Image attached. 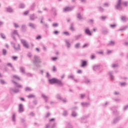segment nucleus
<instances>
[{"label":"nucleus","mask_w":128,"mask_h":128,"mask_svg":"<svg viewBox=\"0 0 128 128\" xmlns=\"http://www.w3.org/2000/svg\"><path fill=\"white\" fill-rule=\"evenodd\" d=\"M0 36L3 40H6V35L4 33H0Z\"/></svg>","instance_id":"34"},{"label":"nucleus","mask_w":128,"mask_h":128,"mask_svg":"<svg viewBox=\"0 0 128 128\" xmlns=\"http://www.w3.org/2000/svg\"><path fill=\"white\" fill-rule=\"evenodd\" d=\"M70 30L72 32H74L76 30V29L74 28V24H70Z\"/></svg>","instance_id":"36"},{"label":"nucleus","mask_w":128,"mask_h":128,"mask_svg":"<svg viewBox=\"0 0 128 128\" xmlns=\"http://www.w3.org/2000/svg\"><path fill=\"white\" fill-rule=\"evenodd\" d=\"M114 102H120V98H115L114 99Z\"/></svg>","instance_id":"60"},{"label":"nucleus","mask_w":128,"mask_h":128,"mask_svg":"<svg viewBox=\"0 0 128 128\" xmlns=\"http://www.w3.org/2000/svg\"><path fill=\"white\" fill-rule=\"evenodd\" d=\"M84 32L87 34V36H92V32H90V29H85Z\"/></svg>","instance_id":"15"},{"label":"nucleus","mask_w":128,"mask_h":128,"mask_svg":"<svg viewBox=\"0 0 128 128\" xmlns=\"http://www.w3.org/2000/svg\"><path fill=\"white\" fill-rule=\"evenodd\" d=\"M104 6H106V8H108L110 4L108 2H106L103 4Z\"/></svg>","instance_id":"56"},{"label":"nucleus","mask_w":128,"mask_h":128,"mask_svg":"<svg viewBox=\"0 0 128 128\" xmlns=\"http://www.w3.org/2000/svg\"><path fill=\"white\" fill-rule=\"evenodd\" d=\"M11 34H12V36L13 40H16V36H14V34H17L18 36V38H20V34H18V30H14V32H12Z\"/></svg>","instance_id":"4"},{"label":"nucleus","mask_w":128,"mask_h":128,"mask_svg":"<svg viewBox=\"0 0 128 128\" xmlns=\"http://www.w3.org/2000/svg\"><path fill=\"white\" fill-rule=\"evenodd\" d=\"M90 58L91 60H94L96 58V55L94 54H92L90 56Z\"/></svg>","instance_id":"55"},{"label":"nucleus","mask_w":128,"mask_h":128,"mask_svg":"<svg viewBox=\"0 0 128 128\" xmlns=\"http://www.w3.org/2000/svg\"><path fill=\"white\" fill-rule=\"evenodd\" d=\"M74 75H70L68 76V78H71V80H74L75 82L76 81V80H74Z\"/></svg>","instance_id":"43"},{"label":"nucleus","mask_w":128,"mask_h":128,"mask_svg":"<svg viewBox=\"0 0 128 128\" xmlns=\"http://www.w3.org/2000/svg\"><path fill=\"white\" fill-rule=\"evenodd\" d=\"M98 11L100 12H104V9L102 8V6H98Z\"/></svg>","instance_id":"38"},{"label":"nucleus","mask_w":128,"mask_h":128,"mask_svg":"<svg viewBox=\"0 0 128 128\" xmlns=\"http://www.w3.org/2000/svg\"><path fill=\"white\" fill-rule=\"evenodd\" d=\"M35 96L32 94H30V95L27 96V98H35Z\"/></svg>","instance_id":"41"},{"label":"nucleus","mask_w":128,"mask_h":128,"mask_svg":"<svg viewBox=\"0 0 128 128\" xmlns=\"http://www.w3.org/2000/svg\"><path fill=\"white\" fill-rule=\"evenodd\" d=\"M30 116H36V114L34 112H30Z\"/></svg>","instance_id":"58"},{"label":"nucleus","mask_w":128,"mask_h":128,"mask_svg":"<svg viewBox=\"0 0 128 128\" xmlns=\"http://www.w3.org/2000/svg\"><path fill=\"white\" fill-rule=\"evenodd\" d=\"M128 110V104L124 106V107L123 108L124 112H126V110Z\"/></svg>","instance_id":"48"},{"label":"nucleus","mask_w":128,"mask_h":128,"mask_svg":"<svg viewBox=\"0 0 128 128\" xmlns=\"http://www.w3.org/2000/svg\"><path fill=\"white\" fill-rule=\"evenodd\" d=\"M13 84H15V86H16V88H22V85H20V84H18V83L12 80Z\"/></svg>","instance_id":"18"},{"label":"nucleus","mask_w":128,"mask_h":128,"mask_svg":"<svg viewBox=\"0 0 128 128\" xmlns=\"http://www.w3.org/2000/svg\"><path fill=\"white\" fill-rule=\"evenodd\" d=\"M122 4H123V6H128V2H122V0H118L115 6V8L116 10H122Z\"/></svg>","instance_id":"1"},{"label":"nucleus","mask_w":128,"mask_h":128,"mask_svg":"<svg viewBox=\"0 0 128 128\" xmlns=\"http://www.w3.org/2000/svg\"><path fill=\"white\" fill-rule=\"evenodd\" d=\"M22 30L23 32H26V26L24 24L22 25Z\"/></svg>","instance_id":"33"},{"label":"nucleus","mask_w":128,"mask_h":128,"mask_svg":"<svg viewBox=\"0 0 128 128\" xmlns=\"http://www.w3.org/2000/svg\"><path fill=\"white\" fill-rule=\"evenodd\" d=\"M63 34L66 36H70V33L68 32H64Z\"/></svg>","instance_id":"63"},{"label":"nucleus","mask_w":128,"mask_h":128,"mask_svg":"<svg viewBox=\"0 0 128 128\" xmlns=\"http://www.w3.org/2000/svg\"><path fill=\"white\" fill-rule=\"evenodd\" d=\"M32 62L34 64H40L42 62L40 56H34V60H32Z\"/></svg>","instance_id":"3"},{"label":"nucleus","mask_w":128,"mask_h":128,"mask_svg":"<svg viewBox=\"0 0 128 128\" xmlns=\"http://www.w3.org/2000/svg\"><path fill=\"white\" fill-rule=\"evenodd\" d=\"M26 76H32V74L30 73H26Z\"/></svg>","instance_id":"64"},{"label":"nucleus","mask_w":128,"mask_h":128,"mask_svg":"<svg viewBox=\"0 0 128 128\" xmlns=\"http://www.w3.org/2000/svg\"><path fill=\"white\" fill-rule=\"evenodd\" d=\"M86 118H88V116H84L81 118V122H84V120H86Z\"/></svg>","instance_id":"45"},{"label":"nucleus","mask_w":128,"mask_h":128,"mask_svg":"<svg viewBox=\"0 0 128 128\" xmlns=\"http://www.w3.org/2000/svg\"><path fill=\"white\" fill-rule=\"evenodd\" d=\"M108 74L111 80H114V71H110L108 72Z\"/></svg>","instance_id":"10"},{"label":"nucleus","mask_w":128,"mask_h":128,"mask_svg":"<svg viewBox=\"0 0 128 128\" xmlns=\"http://www.w3.org/2000/svg\"><path fill=\"white\" fill-rule=\"evenodd\" d=\"M38 18V16H36L34 14H32L30 16V20H34Z\"/></svg>","instance_id":"12"},{"label":"nucleus","mask_w":128,"mask_h":128,"mask_svg":"<svg viewBox=\"0 0 128 128\" xmlns=\"http://www.w3.org/2000/svg\"><path fill=\"white\" fill-rule=\"evenodd\" d=\"M63 116H68V111L67 110H64V112H63Z\"/></svg>","instance_id":"54"},{"label":"nucleus","mask_w":128,"mask_h":128,"mask_svg":"<svg viewBox=\"0 0 128 128\" xmlns=\"http://www.w3.org/2000/svg\"><path fill=\"white\" fill-rule=\"evenodd\" d=\"M114 42L110 41L109 43L108 44V46H114Z\"/></svg>","instance_id":"39"},{"label":"nucleus","mask_w":128,"mask_h":128,"mask_svg":"<svg viewBox=\"0 0 128 128\" xmlns=\"http://www.w3.org/2000/svg\"><path fill=\"white\" fill-rule=\"evenodd\" d=\"M72 116L74 118H76V116H78V114L76 112L74 111H72Z\"/></svg>","instance_id":"40"},{"label":"nucleus","mask_w":128,"mask_h":128,"mask_svg":"<svg viewBox=\"0 0 128 128\" xmlns=\"http://www.w3.org/2000/svg\"><path fill=\"white\" fill-rule=\"evenodd\" d=\"M56 98L58 100H62V98L60 94H57L56 95Z\"/></svg>","instance_id":"25"},{"label":"nucleus","mask_w":128,"mask_h":128,"mask_svg":"<svg viewBox=\"0 0 128 128\" xmlns=\"http://www.w3.org/2000/svg\"><path fill=\"white\" fill-rule=\"evenodd\" d=\"M81 106H82L84 108V107L88 106H90V104L88 102H82Z\"/></svg>","instance_id":"27"},{"label":"nucleus","mask_w":128,"mask_h":128,"mask_svg":"<svg viewBox=\"0 0 128 128\" xmlns=\"http://www.w3.org/2000/svg\"><path fill=\"white\" fill-rule=\"evenodd\" d=\"M80 42L76 44L74 46L75 48H77V49L80 48Z\"/></svg>","instance_id":"37"},{"label":"nucleus","mask_w":128,"mask_h":128,"mask_svg":"<svg viewBox=\"0 0 128 128\" xmlns=\"http://www.w3.org/2000/svg\"><path fill=\"white\" fill-rule=\"evenodd\" d=\"M30 90H32V89L30 88L29 87H26L25 88V91L26 92H30Z\"/></svg>","instance_id":"53"},{"label":"nucleus","mask_w":128,"mask_h":128,"mask_svg":"<svg viewBox=\"0 0 128 128\" xmlns=\"http://www.w3.org/2000/svg\"><path fill=\"white\" fill-rule=\"evenodd\" d=\"M36 2H34L30 6V10H34V8H36Z\"/></svg>","instance_id":"24"},{"label":"nucleus","mask_w":128,"mask_h":128,"mask_svg":"<svg viewBox=\"0 0 128 128\" xmlns=\"http://www.w3.org/2000/svg\"><path fill=\"white\" fill-rule=\"evenodd\" d=\"M24 112V108L22 104H20L18 106V112L22 114V112Z\"/></svg>","instance_id":"9"},{"label":"nucleus","mask_w":128,"mask_h":128,"mask_svg":"<svg viewBox=\"0 0 128 128\" xmlns=\"http://www.w3.org/2000/svg\"><path fill=\"white\" fill-rule=\"evenodd\" d=\"M20 72L23 74H26V69L24 66H20Z\"/></svg>","instance_id":"22"},{"label":"nucleus","mask_w":128,"mask_h":128,"mask_svg":"<svg viewBox=\"0 0 128 128\" xmlns=\"http://www.w3.org/2000/svg\"><path fill=\"white\" fill-rule=\"evenodd\" d=\"M43 25L44 28H48V24L44 23Z\"/></svg>","instance_id":"61"},{"label":"nucleus","mask_w":128,"mask_h":128,"mask_svg":"<svg viewBox=\"0 0 128 128\" xmlns=\"http://www.w3.org/2000/svg\"><path fill=\"white\" fill-rule=\"evenodd\" d=\"M42 98H44L45 102H48V96H46V95H45L44 94H42Z\"/></svg>","instance_id":"11"},{"label":"nucleus","mask_w":128,"mask_h":128,"mask_svg":"<svg viewBox=\"0 0 128 128\" xmlns=\"http://www.w3.org/2000/svg\"><path fill=\"white\" fill-rule=\"evenodd\" d=\"M51 128H54L56 126V123L54 122H50V126Z\"/></svg>","instance_id":"28"},{"label":"nucleus","mask_w":128,"mask_h":128,"mask_svg":"<svg viewBox=\"0 0 128 128\" xmlns=\"http://www.w3.org/2000/svg\"><path fill=\"white\" fill-rule=\"evenodd\" d=\"M66 128H72V126L70 123H67Z\"/></svg>","instance_id":"46"},{"label":"nucleus","mask_w":128,"mask_h":128,"mask_svg":"<svg viewBox=\"0 0 128 128\" xmlns=\"http://www.w3.org/2000/svg\"><path fill=\"white\" fill-rule=\"evenodd\" d=\"M100 20H106V16H101L100 17Z\"/></svg>","instance_id":"59"},{"label":"nucleus","mask_w":128,"mask_h":128,"mask_svg":"<svg viewBox=\"0 0 128 128\" xmlns=\"http://www.w3.org/2000/svg\"><path fill=\"white\" fill-rule=\"evenodd\" d=\"M13 78L16 80H20V77L16 75H14Z\"/></svg>","instance_id":"44"},{"label":"nucleus","mask_w":128,"mask_h":128,"mask_svg":"<svg viewBox=\"0 0 128 128\" xmlns=\"http://www.w3.org/2000/svg\"><path fill=\"white\" fill-rule=\"evenodd\" d=\"M102 32L103 34H108V30H103Z\"/></svg>","instance_id":"35"},{"label":"nucleus","mask_w":128,"mask_h":128,"mask_svg":"<svg viewBox=\"0 0 128 128\" xmlns=\"http://www.w3.org/2000/svg\"><path fill=\"white\" fill-rule=\"evenodd\" d=\"M82 36V34H80L76 36H74V38L76 40H78L80 38H81Z\"/></svg>","instance_id":"23"},{"label":"nucleus","mask_w":128,"mask_h":128,"mask_svg":"<svg viewBox=\"0 0 128 128\" xmlns=\"http://www.w3.org/2000/svg\"><path fill=\"white\" fill-rule=\"evenodd\" d=\"M85 78V84H91L90 80L86 78V77H84Z\"/></svg>","instance_id":"31"},{"label":"nucleus","mask_w":128,"mask_h":128,"mask_svg":"<svg viewBox=\"0 0 128 128\" xmlns=\"http://www.w3.org/2000/svg\"><path fill=\"white\" fill-rule=\"evenodd\" d=\"M48 82L50 84H57L60 86H64V83H62V82L56 78L50 79L48 80Z\"/></svg>","instance_id":"2"},{"label":"nucleus","mask_w":128,"mask_h":128,"mask_svg":"<svg viewBox=\"0 0 128 128\" xmlns=\"http://www.w3.org/2000/svg\"><path fill=\"white\" fill-rule=\"evenodd\" d=\"M76 18L79 20H84V17H82V16L80 13L77 14Z\"/></svg>","instance_id":"17"},{"label":"nucleus","mask_w":128,"mask_h":128,"mask_svg":"<svg viewBox=\"0 0 128 128\" xmlns=\"http://www.w3.org/2000/svg\"><path fill=\"white\" fill-rule=\"evenodd\" d=\"M74 6H72V7H68L66 6L64 8V12H72L74 9Z\"/></svg>","instance_id":"7"},{"label":"nucleus","mask_w":128,"mask_h":128,"mask_svg":"<svg viewBox=\"0 0 128 128\" xmlns=\"http://www.w3.org/2000/svg\"><path fill=\"white\" fill-rule=\"evenodd\" d=\"M128 28V26H122L120 29H119L118 30V32L122 31V30H126V28Z\"/></svg>","instance_id":"20"},{"label":"nucleus","mask_w":128,"mask_h":128,"mask_svg":"<svg viewBox=\"0 0 128 128\" xmlns=\"http://www.w3.org/2000/svg\"><path fill=\"white\" fill-rule=\"evenodd\" d=\"M15 92V94H18V92H19L20 90H18V89L14 90V88H10V92Z\"/></svg>","instance_id":"26"},{"label":"nucleus","mask_w":128,"mask_h":128,"mask_svg":"<svg viewBox=\"0 0 128 128\" xmlns=\"http://www.w3.org/2000/svg\"><path fill=\"white\" fill-rule=\"evenodd\" d=\"M6 10L7 12H13L12 8H6Z\"/></svg>","instance_id":"42"},{"label":"nucleus","mask_w":128,"mask_h":128,"mask_svg":"<svg viewBox=\"0 0 128 128\" xmlns=\"http://www.w3.org/2000/svg\"><path fill=\"white\" fill-rule=\"evenodd\" d=\"M81 62H82V64L80 65V66L82 68H84V66H86L88 62L86 60H81Z\"/></svg>","instance_id":"16"},{"label":"nucleus","mask_w":128,"mask_h":128,"mask_svg":"<svg viewBox=\"0 0 128 128\" xmlns=\"http://www.w3.org/2000/svg\"><path fill=\"white\" fill-rule=\"evenodd\" d=\"M0 83L2 84H6V82L4 80H0Z\"/></svg>","instance_id":"52"},{"label":"nucleus","mask_w":128,"mask_h":128,"mask_svg":"<svg viewBox=\"0 0 128 128\" xmlns=\"http://www.w3.org/2000/svg\"><path fill=\"white\" fill-rule=\"evenodd\" d=\"M12 122H16V114H13L12 116Z\"/></svg>","instance_id":"49"},{"label":"nucleus","mask_w":128,"mask_h":128,"mask_svg":"<svg viewBox=\"0 0 128 128\" xmlns=\"http://www.w3.org/2000/svg\"><path fill=\"white\" fill-rule=\"evenodd\" d=\"M92 68L94 70H100V65L96 64L92 66Z\"/></svg>","instance_id":"19"},{"label":"nucleus","mask_w":128,"mask_h":128,"mask_svg":"<svg viewBox=\"0 0 128 128\" xmlns=\"http://www.w3.org/2000/svg\"><path fill=\"white\" fill-rule=\"evenodd\" d=\"M13 48L16 52H20V44H13Z\"/></svg>","instance_id":"6"},{"label":"nucleus","mask_w":128,"mask_h":128,"mask_svg":"<svg viewBox=\"0 0 128 128\" xmlns=\"http://www.w3.org/2000/svg\"><path fill=\"white\" fill-rule=\"evenodd\" d=\"M120 116H118L116 117V118H114L112 122V124H116L118 122H120Z\"/></svg>","instance_id":"8"},{"label":"nucleus","mask_w":128,"mask_h":128,"mask_svg":"<svg viewBox=\"0 0 128 128\" xmlns=\"http://www.w3.org/2000/svg\"><path fill=\"white\" fill-rule=\"evenodd\" d=\"M28 26L30 28H33L34 30L35 28H36V24L30 22L28 24Z\"/></svg>","instance_id":"14"},{"label":"nucleus","mask_w":128,"mask_h":128,"mask_svg":"<svg viewBox=\"0 0 128 128\" xmlns=\"http://www.w3.org/2000/svg\"><path fill=\"white\" fill-rule=\"evenodd\" d=\"M64 42H66L67 48H70V46H71L70 43V42L68 40H65Z\"/></svg>","instance_id":"21"},{"label":"nucleus","mask_w":128,"mask_h":128,"mask_svg":"<svg viewBox=\"0 0 128 128\" xmlns=\"http://www.w3.org/2000/svg\"><path fill=\"white\" fill-rule=\"evenodd\" d=\"M112 68H117V66H118V64H113L112 66Z\"/></svg>","instance_id":"51"},{"label":"nucleus","mask_w":128,"mask_h":128,"mask_svg":"<svg viewBox=\"0 0 128 128\" xmlns=\"http://www.w3.org/2000/svg\"><path fill=\"white\" fill-rule=\"evenodd\" d=\"M127 84L126 82H120V85L122 86H126Z\"/></svg>","instance_id":"47"},{"label":"nucleus","mask_w":128,"mask_h":128,"mask_svg":"<svg viewBox=\"0 0 128 128\" xmlns=\"http://www.w3.org/2000/svg\"><path fill=\"white\" fill-rule=\"evenodd\" d=\"M52 26H53V28H58V24L54 23L52 24Z\"/></svg>","instance_id":"50"},{"label":"nucleus","mask_w":128,"mask_h":128,"mask_svg":"<svg viewBox=\"0 0 128 128\" xmlns=\"http://www.w3.org/2000/svg\"><path fill=\"white\" fill-rule=\"evenodd\" d=\"M52 72H56V66H53Z\"/></svg>","instance_id":"62"},{"label":"nucleus","mask_w":128,"mask_h":128,"mask_svg":"<svg viewBox=\"0 0 128 128\" xmlns=\"http://www.w3.org/2000/svg\"><path fill=\"white\" fill-rule=\"evenodd\" d=\"M27 56H28V58H32V53L28 52L27 54Z\"/></svg>","instance_id":"57"},{"label":"nucleus","mask_w":128,"mask_h":128,"mask_svg":"<svg viewBox=\"0 0 128 128\" xmlns=\"http://www.w3.org/2000/svg\"><path fill=\"white\" fill-rule=\"evenodd\" d=\"M121 20L125 22L128 20V18H126V16H121Z\"/></svg>","instance_id":"29"},{"label":"nucleus","mask_w":128,"mask_h":128,"mask_svg":"<svg viewBox=\"0 0 128 128\" xmlns=\"http://www.w3.org/2000/svg\"><path fill=\"white\" fill-rule=\"evenodd\" d=\"M7 54H8V52L6 49L2 50V54H3L4 56H6Z\"/></svg>","instance_id":"30"},{"label":"nucleus","mask_w":128,"mask_h":128,"mask_svg":"<svg viewBox=\"0 0 128 128\" xmlns=\"http://www.w3.org/2000/svg\"><path fill=\"white\" fill-rule=\"evenodd\" d=\"M21 43L22 44H23L24 46L26 48H28V42L24 39H21L20 40Z\"/></svg>","instance_id":"5"},{"label":"nucleus","mask_w":128,"mask_h":128,"mask_svg":"<svg viewBox=\"0 0 128 128\" xmlns=\"http://www.w3.org/2000/svg\"><path fill=\"white\" fill-rule=\"evenodd\" d=\"M51 11L52 12L54 16H56L58 14L56 13V9L55 8L52 7Z\"/></svg>","instance_id":"13"},{"label":"nucleus","mask_w":128,"mask_h":128,"mask_svg":"<svg viewBox=\"0 0 128 128\" xmlns=\"http://www.w3.org/2000/svg\"><path fill=\"white\" fill-rule=\"evenodd\" d=\"M26 5L24 4L21 3L19 4V8H24Z\"/></svg>","instance_id":"32"}]
</instances>
